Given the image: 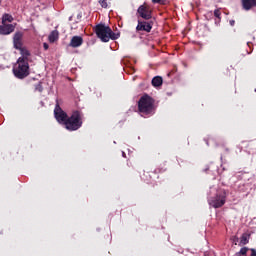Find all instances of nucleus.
I'll return each mask as SVG.
<instances>
[{"mask_svg":"<svg viewBox=\"0 0 256 256\" xmlns=\"http://www.w3.org/2000/svg\"><path fill=\"white\" fill-rule=\"evenodd\" d=\"M247 243H249V238L247 237V235H242L240 238V244L239 245H247Z\"/></svg>","mask_w":256,"mask_h":256,"instance_id":"nucleus-16","label":"nucleus"},{"mask_svg":"<svg viewBox=\"0 0 256 256\" xmlns=\"http://www.w3.org/2000/svg\"><path fill=\"white\" fill-rule=\"evenodd\" d=\"M95 33L103 43H108L110 39L115 41V39H119L120 34L114 33L113 30L109 26H106L105 24H98L95 27Z\"/></svg>","mask_w":256,"mask_h":256,"instance_id":"nucleus-3","label":"nucleus"},{"mask_svg":"<svg viewBox=\"0 0 256 256\" xmlns=\"http://www.w3.org/2000/svg\"><path fill=\"white\" fill-rule=\"evenodd\" d=\"M152 29H153V22L138 20V25L136 27V31H138V32L145 31L146 33H151Z\"/></svg>","mask_w":256,"mask_h":256,"instance_id":"nucleus-9","label":"nucleus"},{"mask_svg":"<svg viewBox=\"0 0 256 256\" xmlns=\"http://www.w3.org/2000/svg\"><path fill=\"white\" fill-rule=\"evenodd\" d=\"M13 31H15V25L13 24L0 25V35H11Z\"/></svg>","mask_w":256,"mask_h":256,"instance_id":"nucleus-10","label":"nucleus"},{"mask_svg":"<svg viewBox=\"0 0 256 256\" xmlns=\"http://www.w3.org/2000/svg\"><path fill=\"white\" fill-rule=\"evenodd\" d=\"M54 117L56 121H58V123L62 125H65L68 119L67 113L63 111V109H61V106H59V104H56V107L54 109Z\"/></svg>","mask_w":256,"mask_h":256,"instance_id":"nucleus-8","label":"nucleus"},{"mask_svg":"<svg viewBox=\"0 0 256 256\" xmlns=\"http://www.w3.org/2000/svg\"><path fill=\"white\" fill-rule=\"evenodd\" d=\"M162 0H152V3H161Z\"/></svg>","mask_w":256,"mask_h":256,"instance_id":"nucleus-21","label":"nucleus"},{"mask_svg":"<svg viewBox=\"0 0 256 256\" xmlns=\"http://www.w3.org/2000/svg\"><path fill=\"white\" fill-rule=\"evenodd\" d=\"M14 49L20 51V55H23V51H28L27 48L23 47V34L22 32H16L13 37Z\"/></svg>","mask_w":256,"mask_h":256,"instance_id":"nucleus-7","label":"nucleus"},{"mask_svg":"<svg viewBox=\"0 0 256 256\" xmlns=\"http://www.w3.org/2000/svg\"><path fill=\"white\" fill-rule=\"evenodd\" d=\"M64 125L68 131H77V129H81V126L83 125L81 112L74 111L72 115L67 118Z\"/></svg>","mask_w":256,"mask_h":256,"instance_id":"nucleus-4","label":"nucleus"},{"mask_svg":"<svg viewBox=\"0 0 256 256\" xmlns=\"http://www.w3.org/2000/svg\"><path fill=\"white\" fill-rule=\"evenodd\" d=\"M5 23H13V16L11 14H3L2 15V25H5Z\"/></svg>","mask_w":256,"mask_h":256,"instance_id":"nucleus-14","label":"nucleus"},{"mask_svg":"<svg viewBox=\"0 0 256 256\" xmlns=\"http://www.w3.org/2000/svg\"><path fill=\"white\" fill-rule=\"evenodd\" d=\"M152 85L153 87H161L163 85V78L160 76H156L152 79Z\"/></svg>","mask_w":256,"mask_h":256,"instance_id":"nucleus-15","label":"nucleus"},{"mask_svg":"<svg viewBox=\"0 0 256 256\" xmlns=\"http://www.w3.org/2000/svg\"><path fill=\"white\" fill-rule=\"evenodd\" d=\"M230 25L233 27V25H235V21L234 20H230Z\"/></svg>","mask_w":256,"mask_h":256,"instance_id":"nucleus-22","label":"nucleus"},{"mask_svg":"<svg viewBox=\"0 0 256 256\" xmlns=\"http://www.w3.org/2000/svg\"><path fill=\"white\" fill-rule=\"evenodd\" d=\"M0 5H1V0H0Z\"/></svg>","mask_w":256,"mask_h":256,"instance_id":"nucleus-23","label":"nucleus"},{"mask_svg":"<svg viewBox=\"0 0 256 256\" xmlns=\"http://www.w3.org/2000/svg\"><path fill=\"white\" fill-rule=\"evenodd\" d=\"M48 41L50 43H55V41H59V31L54 30L48 36Z\"/></svg>","mask_w":256,"mask_h":256,"instance_id":"nucleus-13","label":"nucleus"},{"mask_svg":"<svg viewBox=\"0 0 256 256\" xmlns=\"http://www.w3.org/2000/svg\"><path fill=\"white\" fill-rule=\"evenodd\" d=\"M138 111L141 117L155 115V100L149 95H143L138 101Z\"/></svg>","mask_w":256,"mask_h":256,"instance_id":"nucleus-2","label":"nucleus"},{"mask_svg":"<svg viewBox=\"0 0 256 256\" xmlns=\"http://www.w3.org/2000/svg\"><path fill=\"white\" fill-rule=\"evenodd\" d=\"M83 45V38L81 36L72 37L69 46L73 48L81 47Z\"/></svg>","mask_w":256,"mask_h":256,"instance_id":"nucleus-11","label":"nucleus"},{"mask_svg":"<svg viewBox=\"0 0 256 256\" xmlns=\"http://www.w3.org/2000/svg\"><path fill=\"white\" fill-rule=\"evenodd\" d=\"M137 15L138 17H141V19L149 21V19L153 17V9H151V6H149L147 3H144L138 7Z\"/></svg>","mask_w":256,"mask_h":256,"instance_id":"nucleus-6","label":"nucleus"},{"mask_svg":"<svg viewBox=\"0 0 256 256\" xmlns=\"http://www.w3.org/2000/svg\"><path fill=\"white\" fill-rule=\"evenodd\" d=\"M251 256H256V250L255 249H251Z\"/></svg>","mask_w":256,"mask_h":256,"instance_id":"nucleus-20","label":"nucleus"},{"mask_svg":"<svg viewBox=\"0 0 256 256\" xmlns=\"http://www.w3.org/2000/svg\"><path fill=\"white\" fill-rule=\"evenodd\" d=\"M43 48L45 49V51H47V49H49V44L43 43Z\"/></svg>","mask_w":256,"mask_h":256,"instance_id":"nucleus-19","label":"nucleus"},{"mask_svg":"<svg viewBox=\"0 0 256 256\" xmlns=\"http://www.w3.org/2000/svg\"><path fill=\"white\" fill-rule=\"evenodd\" d=\"M29 61H31V52L23 50L21 57L18 58L13 67V73L17 79H25L29 75Z\"/></svg>","mask_w":256,"mask_h":256,"instance_id":"nucleus-1","label":"nucleus"},{"mask_svg":"<svg viewBox=\"0 0 256 256\" xmlns=\"http://www.w3.org/2000/svg\"><path fill=\"white\" fill-rule=\"evenodd\" d=\"M214 16H215L217 19H219V21H220V20H221V10L216 9V10L214 11Z\"/></svg>","mask_w":256,"mask_h":256,"instance_id":"nucleus-17","label":"nucleus"},{"mask_svg":"<svg viewBox=\"0 0 256 256\" xmlns=\"http://www.w3.org/2000/svg\"><path fill=\"white\" fill-rule=\"evenodd\" d=\"M242 7L245 11H250L252 7H256V0H242Z\"/></svg>","mask_w":256,"mask_h":256,"instance_id":"nucleus-12","label":"nucleus"},{"mask_svg":"<svg viewBox=\"0 0 256 256\" xmlns=\"http://www.w3.org/2000/svg\"><path fill=\"white\" fill-rule=\"evenodd\" d=\"M99 4L101 5V7H103L104 9H107V1L105 0H100Z\"/></svg>","mask_w":256,"mask_h":256,"instance_id":"nucleus-18","label":"nucleus"},{"mask_svg":"<svg viewBox=\"0 0 256 256\" xmlns=\"http://www.w3.org/2000/svg\"><path fill=\"white\" fill-rule=\"evenodd\" d=\"M227 201V193L223 190H220L216 196L210 198L208 200V203L211 207H214V209H219L220 207H223Z\"/></svg>","mask_w":256,"mask_h":256,"instance_id":"nucleus-5","label":"nucleus"}]
</instances>
